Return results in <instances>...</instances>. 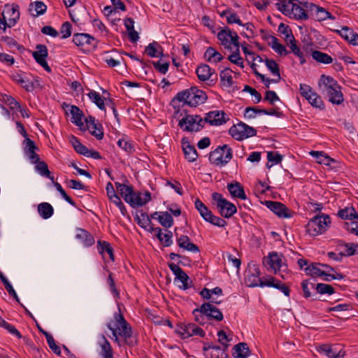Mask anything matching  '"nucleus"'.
<instances>
[{
    "mask_svg": "<svg viewBox=\"0 0 358 358\" xmlns=\"http://www.w3.org/2000/svg\"><path fill=\"white\" fill-rule=\"evenodd\" d=\"M208 96L206 92L196 87H192L189 89L178 92L171 100V104L174 108H179L177 102H182V106L188 105L191 107H196L203 103Z\"/></svg>",
    "mask_w": 358,
    "mask_h": 358,
    "instance_id": "1",
    "label": "nucleus"
},
{
    "mask_svg": "<svg viewBox=\"0 0 358 358\" xmlns=\"http://www.w3.org/2000/svg\"><path fill=\"white\" fill-rule=\"evenodd\" d=\"M318 86L320 91L326 94L329 98V101L331 103L340 105L343 102L344 98L341 92V87L333 77L324 74L322 75L318 81Z\"/></svg>",
    "mask_w": 358,
    "mask_h": 358,
    "instance_id": "2",
    "label": "nucleus"
},
{
    "mask_svg": "<svg viewBox=\"0 0 358 358\" xmlns=\"http://www.w3.org/2000/svg\"><path fill=\"white\" fill-rule=\"evenodd\" d=\"M116 189L124 201H150L152 197L148 190L135 192L131 185L115 182Z\"/></svg>",
    "mask_w": 358,
    "mask_h": 358,
    "instance_id": "3",
    "label": "nucleus"
},
{
    "mask_svg": "<svg viewBox=\"0 0 358 358\" xmlns=\"http://www.w3.org/2000/svg\"><path fill=\"white\" fill-rule=\"evenodd\" d=\"M192 314L194 316L195 321L200 324H203V316H206L208 320H215L216 321H222L223 315L222 312L213 304L210 303H204L200 308L193 310Z\"/></svg>",
    "mask_w": 358,
    "mask_h": 358,
    "instance_id": "4",
    "label": "nucleus"
},
{
    "mask_svg": "<svg viewBox=\"0 0 358 358\" xmlns=\"http://www.w3.org/2000/svg\"><path fill=\"white\" fill-rule=\"evenodd\" d=\"M330 224L328 215L318 213L311 218L306 225V231L309 235L315 236L323 234Z\"/></svg>",
    "mask_w": 358,
    "mask_h": 358,
    "instance_id": "5",
    "label": "nucleus"
},
{
    "mask_svg": "<svg viewBox=\"0 0 358 358\" xmlns=\"http://www.w3.org/2000/svg\"><path fill=\"white\" fill-rule=\"evenodd\" d=\"M301 5L297 3L286 4V2H283L282 4L277 3L278 9L285 15L289 16L290 18H293L296 20H307L309 18L308 13L309 11L300 3Z\"/></svg>",
    "mask_w": 358,
    "mask_h": 358,
    "instance_id": "6",
    "label": "nucleus"
},
{
    "mask_svg": "<svg viewBox=\"0 0 358 358\" xmlns=\"http://www.w3.org/2000/svg\"><path fill=\"white\" fill-rule=\"evenodd\" d=\"M203 118L198 115L186 114L178 122V126L185 131L198 132L205 126Z\"/></svg>",
    "mask_w": 358,
    "mask_h": 358,
    "instance_id": "7",
    "label": "nucleus"
},
{
    "mask_svg": "<svg viewBox=\"0 0 358 358\" xmlns=\"http://www.w3.org/2000/svg\"><path fill=\"white\" fill-rule=\"evenodd\" d=\"M232 158V149L228 145L218 146L209 154V161L216 166H224Z\"/></svg>",
    "mask_w": 358,
    "mask_h": 358,
    "instance_id": "8",
    "label": "nucleus"
},
{
    "mask_svg": "<svg viewBox=\"0 0 358 358\" xmlns=\"http://www.w3.org/2000/svg\"><path fill=\"white\" fill-rule=\"evenodd\" d=\"M73 42L84 52L95 50L98 44V41L92 36L85 33L74 34Z\"/></svg>",
    "mask_w": 358,
    "mask_h": 358,
    "instance_id": "9",
    "label": "nucleus"
},
{
    "mask_svg": "<svg viewBox=\"0 0 358 358\" xmlns=\"http://www.w3.org/2000/svg\"><path fill=\"white\" fill-rule=\"evenodd\" d=\"M217 37L220 41V44L225 49L232 50L231 45L238 46L239 36L236 31H233L229 27H223L220 28L217 33Z\"/></svg>",
    "mask_w": 358,
    "mask_h": 358,
    "instance_id": "10",
    "label": "nucleus"
},
{
    "mask_svg": "<svg viewBox=\"0 0 358 358\" xmlns=\"http://www.w3.org/2000/svg\"><path fill=\"white\" fill-rule=\"evenodd\" d=\"M229 134L237 141H243L245 138L256 136V129L243 122L233 125L229 130Z\"/></svg>",
    "mask_w": 358,
    "mask_h": 358,
    "instance_id": "11",
    "label": "nucleus"
},
{
    "mask_svg": "<svg viewBox=\"0 0 358 358\" xmlns=\"http://www.w3.org/2000/svg\"><path fill=\"white\" fill-rule=\"evenodd\" d=\"M107 327L112 331L113 335L115 336V341L118 343L119 338L117 337V329L119 330L118 335L122 337L124 339V341L126 344H127L129 346H134L137 344L136 340L133 341L131 339L132 337V329L130 326V324L127 322L124 323H122L121 325L118 326L117 329L113 328L111 326V324L108 323L107 324Z\"/></svg>",
    "mask_w": 358,
    "mask_h": 358,
    "instance_id": "12",
    "label": "nucleus"
},
{
    "mask_svg": "<svg viewBox=\"0 0 358 358\" xmlns=\"http://www.w3.org/2000/svg\"><path fill=\"white\" fill-rule=\"evenodd\" d=\"M129 205L136 210L134 213L135 220L137 222L138 224L146 229L147 231L151 232V229H155L153 224L151 222V216L150 217L146 212H143V210H138L139 208L142 207L143 205L147 203H129Z\"/></svg>",
    "mask_w": 358,
    "mask_h": 358,
    "instance_id": "13",
    "label": "nucleus"
},
{
    "mask_svg": "<svg viewBox=\"0 0 358 358\" xmlns=\"http://www.w3.org/2000/svg\"><path fill=\"white\" fill-rule=\"evenodd\" d=\"M194 204L195 208L205 221L219 227H224L227 225V222L220 217L214 215L212 211L204 205V203H194Z\"/></svg>",
    "mask_w": 358,
    "mask_h": 358,
    "instance_id": "14",
    "label": "nucleus"
},
{
    "mask_svg": "<svg viewBox=\"0 0 358 358\" xmlns=\"http://www.w3.org/2000/svg\"><path fill=\"white\" fill-rule=\"evenodd\" d=\"M168 266L176 275V279L182 282V285H179L180 289L186 290L192 287L193 282L192 280L178 265L174 263H169Z\"/></svg>",
    "mask_w": 358,
    "mask_h": 358,
    "instance_id": "15",
    "label": "nucleus"
},
{
    "mask_svg": "<svg viewBox=\"0 0 358 358\" xmlns=\"http://www.w3.org/2000/svg\"><path fill=\"white\" fill-rule=\"evenodd\" d=\"M32 56L36 62L40 64L46 71L50 72L51 69L48 66L46 58L48 56V48L45 45L38 44L36 46V51L32 52Z\"/></svg>",
    "mask_w": 358,
    "mask_h": 358,
    "instance_id": "16",
    "label": "nucleus"
},
{
    "mask_svg": "<svg viewBox=\"0 0 358 358\" xmlns=\"http://www.w3.org/2000/svg\"><path fill=\"white\" fill-rule=\"evenodd\" d=\"M229 120L226 117V114L223 110H213L206 113L203 121L210 125L219 126L226 123Z\"/></svg>",
    "mask_w": 358,
    "mask_h": 358,
    "instance_id": "17",
    "label": "nucleus"
},
{
    "mask_svg": "<svg viewBox=\"0 0 358 358\" xmlns=\"http://www.w3.org/2000/svg\"><path fill=\"white\" fill-rule=\"evenodd\" d=\"M273 212L277 216L281 218H290L294 213L290 210L283 203H262Z\"/></svg>",
    "mask_w": 358,
    "mask_h": 358,
    "instance_id": "18",
    "label": "nucleus"
},
{
    "mask_svg": "<svg viewBox=\"0 0 358 358\" xmlns=\"http://www.w3.org/2000/svg\"><path fill=\"white\" fill-rule=\"evenodd\" d=\"M287 45H289V48L291 49V51L299 57L300 60V64H303L306 63V57L308 55L310 52V48L312 47L313 44H307L306 45H304L303 48V50H301L296 44V40L291 41L288 43H287Z\"/></svg>",
    "mask_w": 358,
    "mask_h": 358,
    "instance_id": "19",
    "label": "nucleus"
},
{
    "mask_svg": "<svg viewBox=\"0 0 358 358\" xmlns=\"http://www.w3.org/2000/svg\"><path fill=\"white\" fill-rule=\"evenodd\" d=\"M69 107L71 108L70 113L71 115V122L79 127L80 129H83V127H84V123L82 121L84 116L83 112L76 106H70L66 103H63L62 108L66 110V115H68V112L66 110V108Z\"/></svg>",
    "mask_w": 358,
    "mask_h": 358,
    "instance_id": "20",
    "label": "nucleus"
},
{
    "mask_svg": "<svg viewBox=\"0 0 358 358\" xmlns=\"http://www.w3.org/2000/svg\"><path fill=\"white\" fill-rule=\"evenodd\" d=\"M300 3L309 11L310 13H315L317 21L321 22L326 20V13L327 10L313 3L308 1H300Z\"/></svg>",
    "mask_w": 358,
    "mask_h": 358,
    "instance_id": "21",
    "label": "nucleus"
},
{
    "mask_svg": "<svg viewBox=\"0 0 358 358\" xmlns=\"http://www.w3.org/2000/svg\"><path fill=\"white\" fill-rule=\"evenodd\" d=\"M227 189L233 199L241 200L247 199L244 188L240 182L235 181L228 184Z\"/></svg>",
    "mask_w": 358,
    "mask_h": 358,
    "instance_id": "22",
    "label": "nucleus"
},
{
    "mask_svg": "<svg viewBox=\"0 0 358 358\" xmlns=\"http://www.w3.org/2000/svg\"><path fill=\"white\" fill-rule=\"evenodd\" d=\"M181 143L185 159L189 162H195L198 157V153L194 146L190 145L187 138H183Z\"/></svg>",
    "mask_w": 358,
    "mask_h": 358,
    "instance_id": "23",
    "label": "nucleus"
},
{
    "mask_svg": "<svg viewBox=\"0 0 358 358\" xmlns=\"http://www.w3.org/2000/svg\"><path fill=\"white\" fill-rule=\"evenodd\" d=\"M335 32L339 34L345 40L353 45H358V34L355 33L350 28L344 26L341 30H334Z\"/></svg>",
    "mask_w": 358,
    "mask_h": 358,
    "instance_id": "24",
    "label": "nucleus"
},
{
    "mask_svg": "<svg viewBox=\"0 0 358 358\" xmlns=\"http://www.w3.org/2000/svg\"><path fill=\"white\" fill-rule=\"evenodd\" d=\"M281 258L277 252L270 253L267 257L264 258V265L269 266L275 273L281 268Z\"/></svg>",
    "mask_w": 358,
    "mask_h": 358,
    "instance_id": "25",
    "label": "nucleus"
},
{
    "mask_svg": "<svg viewBox=\"0 0 358 358\" xmlns=\"http://www.w3.org/2000/svg\"><path fill=\"white\" fill-rule=\"evenodd\" d=\"M217 208L220 214L226 218L231 217L237 211L233 203H217Z\"/></svg>",
    "mask_w": 358,
    "mask_h": 358,
    "instance_id": "26",
    "label": "nucleus"
},
{
    "mask_svg": "<svg viewBox=\"0 0 358 358\" xmlns=\"http://www.w3.org/2000/svg\"><path fill=\"white\" fill-rule=\"evenodd\" d=\"M166 233L163 234L162 229L159 227H155V229H151V232H155L157 238L159 241L162 243L164 247H169L173 243L172 241V232L169 230H166Z\"/></svg>",
    "mask_w": 358,
    "mask_h": 358,
    "instance_id": "27",
    "label": "nucleus"
},
{
    "mask_svg": "<svg viewBox=\"0 0 358 358\" xmlns=\"http://www.w3.org/2000/svg\"><path fill=\"white\" fill-rule=\"evenodd\" d=\"M151 217L158 220L159 223L165 228H170L173 224V219L168 212H155L151 215Z\"/></svg>",
    "mask_w": 358,
    "mask_h": 358,
    "instance_id": "28",
    "label": "nucleus"
},
{
    "mask_svg": "<svg viewBox=\"0 0 358 358\" xmlns=\"http://www.w3.org/2000/svg\"><path fill=\"white\" fill-rule=\"evenodd\" d=\"M177 243L180 248L192 252H199V248L194 243L190 242L189 238L186 235H181L177 238Z\"/></svg>",
    "mask_w": 358,
    "mask_h": 358,
    "instance_id": "29",
    "label": "nucleus"
},
{
    "mask_svg": "<svg viewBox=\"0 0 358 358\" xmlns=\"http://www.w3.org/2000/svg\"><path fill=\"white\" fill-rule=\"evenodd\" d=\"M10 78L14 82L20 85L27 92H31L35 88L34 83L29 80L24 79L20 73H13L10 76Z\"/></svg>",
    "mask_w": 358,
    "mask_h": 358,
    "instance_id": "30",
    "label": "nucleus"
},
{
    "mask_svg": "<svg viewBox=\"0 0 358 358\" xmlns=\"http://www.w3.org/2000/svg\"><path fill=\"white\" fill-rule=\"evenodd\" d=\"M260 271L258 266L255 264L253 265V272L250 274H248L246 277V282L249 287H257L259 286V284L262 282V279L260 278Z\"/></svg>",
    "mask_w": 358,
    "mask_h": 358,
    "instance_id": "31",
    "label": "nucleus"
},
{
    "mask_svg": "<svg viewBox=\"0 0 358 358\" xmlns=\"http://www.w3.org/2000/svg\"><path fill=\"white\" fill-rule=\"evenodd\" d=\"M235 352L233 353L234 358H247L251 352L246 343H239L234 346Z\"/></svg>",
    "mask_w": 358,
    "mask_h": 358,
    "instance_id": "32",
    "label": "nucleus"
},
{
    "mask_svg": "<svg viewBox=\"0 0 358 358\" xmlns=\"http://www.w3.org/2000/svg\"><path fill=\"white\" fill-rule=\"evenodd\" d=\"M76 236L86 247H90L94 244L95 241L93 236L85 229H78Z\"/></svg>",
    "mask_w": 358,
    "mask_h": 358,
    "instance_id": "33",
    "label": "nucleus"
},
{
    "mask_svg": "<svg viewBox=\"0 0 358 358\" xmlns=\"http://www.w3.org/2000/svg\"><path fill=\"white\" fill-rule=\"evenodd\" d=\"M320 266V263L314 262L306 266L304 270L307 275L313 278L322 277L325 275V271L322 270Z\"/></svg>",
    "mask_w": 358,
    "mask_h": 358,
    "instance_id": "34",
    "label": "nucleus"
},
{
    "mask_svg": "<svg viewBox=\"0 0 358 358\" xmlns=\"http://www.w3.org/2000/svg\"><path fill=\"white\" fill-rule=\"evenodd\" d=\"M310 52L312 57L319 63L328 64L333 62L332 57L327 53L319 50H313L311 48H310Z\"/></svg>",
    "mask_w": 358,
    "mask_h": 358,
    "instance_id": "35",
    "label": "nucleus"
},
{
    "mask_svg": "<svg viewBox=\"0 0 358 358\" xmlns=\"http://www.w3.org/2000/svg\"><path fill=\"white\" fill-rule=\"evenodd\" d=\"M198 78L201 81L208 80L213 74L210 67L208 64H201L196 69Z\"/></svg>",
    "mask_w": 358,
    "mask_h": 358,
    "instance_id": "36",
    "label": "nucleus"
},
{
    "mask_svg": "<svg viewBox=\"0 0 358 358\" xmlns=\"http://www.w3.org/2000/svg\"><path fill=\"white\" fill-rule=\"evenodd\" d=\"M301 289L303 291V296L304 298H315L316 296L315 292H314L313 293L311 292V290H315V286L314 283L310 281V280H304L302 281Z\"/></svg>",
    "mask_w": 358,
    "mask_h": 358,
    "instance_id": "37",
    "label": "nucleus"
},
{
    "mask_svg": "<svg viewBox=\"0 0 358 358\" xmlns=\"http://www.w3.org/2000/svg\"><path fill=\"white\" fill-rule=\"evenodd\" d=\"M186 328V335L185 336L186 338H189L194 335L199 336L201 338H203L206 335L205 331L193 323H189L184 327Z\"/></svg>",
    "mask_w": 358,
    "mask_h": 358,
    "instance_id": "38",
    "label": "nucleus"
},
{
    "mask_svg": "<svg viewBox=\"0 0 358 358\" xmlns=\"http://www.w3.org/2000/svg\"><path fill=\"white\" fill-rule=\"evenodd\" d=\"M145 52L150 57H158L163 55L162 48L155 41L150 43L145 48Z\"/></svg>",
    "mask_w": 358,
    "mask_h": 358,
    "instance_id": "39",
    "label": "nucleus"
},
{
    "mask_svg": "<svg viewBox=\"0 0 358 358\" xmlns=\"http://www.w3.org/2000/svg\"><path fill=\"white\" fill-rule=\"evenodd\" d=\"M204 57L208 62H211L213 59L214 62H220L223 59V56L213 47H208L205 53Z\"/></svg>",
    "mask_w": 358,
    "mask_h": 358,
    "instance_id": "40",
    "label": "nucleus"
},
{
    "mask_svg": "<svg viewBox=\"0 0 358 358\" xmlns=\"http://www.w3.org/2000/svg\"><path fill=\"white\" fill-rule=\"evenodd\" d=\"M231 72V69L228 67L220 72V82L223 86L230 87L233 85Z\"/></svg>",
    "mask_w": 358,
    "mask_h": 358,
    "instance_id": "41",
    "label": "nucleus"
},
{
    "mask_svg": "<svg viewBox=\"0 0 358 358\" xmlns=\"http://www.w3.org/2000/svg\"><path fill=\"white\" fill-rule=\"evenodd\" d=\"M317 351L323 353L329 358H338L340 356V352H338L336 348H334L327 344L320 345L317 348Z\"/></svg>",
    "mask_w": 358,
    "mask_h": 358,
    "instance_id": "42",
    "label": "nucleus"
},
{
    "mask_svg": "<svg viewBox=\"0 0 358 358\" xmlns=\"http://www.w3.org/2000/svg\"><path fill=\"white\" fill-rule=\"evenodd\" d=\"M53 208L50 203H40L38 205V212L43 219L50 217L53 214Z\"/></svg>",
    "mask_w": 358,
    "mask_h": 358,
    "instance_id": "43",
    "label": "nucleus"
},
{
    "mask_svg": "<svg viewBox=\"0 0 358 358\" xmlns=\"http://www.w3.org/2000/svg\"><path fill=\"white\" fill-rule=\"evenodd\" d=\"M338 215L344 220H358V213L354 208H345L338 211Z\"/></svg>",
    "mask_w": 358,
    "mask_h": 358,
    "instance_id": "44",
    "label": "nucleus"
},
{
    "mask_svg": "<svg viewBox=\"0 0 358 358\" xmlns=\"http://www.w3.org/2000/svg\"><path fill=\"white\" fill-rule=\"evenodd\" d=\"M253 191L257 197L260 199H264L262 196H265L266 191H270V186L266 182H262L259 180L255 183Z\"/></svg>",
    "mask_w": 358,
    "mask_h": 358,
    "instance_id": "45",
    "label": "nucleus"
},
{
    "mask_svg": "<svg viewBox=\"0 0 358 358\" xmlns=\"http://www.w3.org/2000/svg\"><path fill=\"white\" fill-rule=\"evenodd\" d=\"M335 292L334 288L328 284L324 283H317L315 286V293L324 294H328L329 295L333 294ZM313 301L317 300V296L315 298L312 299Z\"/></svg>",
    "mask_w": 358,
    "mask_h": 358,
    "instance_id": "46",
    "label": "nucleus"
},
{
    "mask_svg": "<svg viewBox=\"0 0 358 358\" xmlns=\"http://www.w3.org/2000/svg\"><path fill=\"white\" fill-rule=\"evenodd\" d=\"M97 248L99 252L101 254H103L104 252H106L110 259L113 262L115 260L114 255H113V249L111 247L110 244L105 241H99L97 242Z\"/></svg>",
    "mask_w": 358,
    "mask_h": 358,
    "instance_id": "47",
    "label": "nucleus"
},
{
    "mask_svg": "<svg viewBox=\"0 0 358 358\" xmlns=\"http://www.w3.org/2000/svg\"><path fill=\"white\" fill-rule=\"evenodd\" d=\"M70 141L77 153L83 155L84 156L87 155V148L85 145H83L77 137L71 136Z\"/></svg>",
    "mask_w": 358,
    "mask_h": 358,
    "instance_id": "48",
    "label": "nucleus"
},
{
    "mask_svg": "<svg viewBox=\"0 0 358 358\" xmlns=\"http://www.w3.org/2000/svg\"><path fill=\"white\" fill-rule=\"evenodd\" d=\"M35 168L42 176L46 177L51 180H54V177L51 175V172L48 169L47 163L44 161H40L36 163Z\"/></svg>",
    "mask_w": 358,
    "mask_h": 358,
    "instance_id": "49",
    "label": "nucleus"
},
{
    "mask_svg": "<svg viewBox=\"0 0 358 358\" xmlns=\"http://www.w3.org/2000/svg\"><path fill=\"white\" fill-rule=\"evenodd\" d=\"M278 32L285 36L287 43H288L291 41H294V37L292 34V29L288 25L284 24L283 22H281L279 24Z\"/></svg>",
    "mask_w": 358,
    "mask_h": 358,
    "instance_id": "50",
    "label": "nucleus"
},
{
    "mask_svg": "<svg viewBox=\"0 0 358 358\" xmlns=\"http://www.w3.org/2000/svg\"><path fill=\"white\" fill-rule=\"evenodd\" d=\"M103 343L101 345V355L103 358H114L113 357V351L111 347L110 343L106 339V338L103 336Z\"/></svg>",
    "mask_w": 358,
    "mask_h": 358,
    "instance_id": "51",
    "label": "nucleus"
},
{
    "mask_svg": "<svg viewBox=\"0 0 358 358\" xmlns=\"http://www.w3.org/2000/svg\"><path fill=\"white\" fill-rule=\"evenodd\" d=\"M308 103L313 107L319 108L320 110H324L325 106L321 96L315 92L308 99Z\"/></svg>",
    "mask_w": 358,
    "mask_h": 358,
    "instance_id": "52",
    "label": "nucleus"
},
{
    "mask_svg": "<svg viewBox=\"0 0 358 358\" xmlns=\"http://www.w3.org/2000/svg\"><path fill=\"white\" fill-rule=\"evenodd\" d=\"M0 278H1V280L3 282V284L4 285L6 289L8 292V294L11 296H13L16 300V301L20 303V299H19L15 289H13V286L9 282V281L8 280L6 277L1 272H0Z\"/></svg>",
    "mask_w": 358,
    "mask_h": 358,
    "instance_id": "53",
    "label": "nucleus"
},
{
    "mask_svg": "<svg viewBox=\"0 0 358 358\" xmlns=\"http://www.w3.org/2000/svg\"><path fill=\"white\" fill-rule=\"evenodd\" d=\"M265 64L266 67L271 71V73L278 76V78L276 80H278V81L280 80V69L279 66L277 64V62L272 59H265Z\"/></svg>",
    "mask_w": 358,
    "mask_h": 358,
    "instance_id": "54",
    "label": "nucleus"
},
{
    "mask_svg": "<svg viewBox=\"0 0 358 358\" xmlns=\"http://www.w3.org/2000/svg\"><path fill=\"white\" fill-rule=\"evenodd\" d=\"M88 96L98 106V108L100 110H106L104 101L98 92L95 91H91L90 92H89Z\"/></svg>",
    "mask_w": 358,
    "mask_h": 358,
    "instance_id": "55",
    "label": "nucleus"
},
{
    "mask_svg": "<svg viewBox=\"0 0 358 358\" xmlns=\"http://www.w3.org/2000/svg\"><path fill=\"white\" fill-rule=\"evenodd\" d=\"M43 334L45 336L48 345L53 352L57 355H60V348L55 343L53 336L47 331H43Z\"/></svg>",
    "mask_w": 358,
    "mask_h": 358,
    "instance_id": "56",
    "label": "nucleus"
},
{
    "mask_svg": "<svg viewBox=\"0 0 358 358\" xmlns=\"http://www.w3.org/2000/svg\"><path fill=\"white\" fill-rule=\"evenodd\" d=\"M33 6H34V10L36 12V13H32V15L34 17L44 14V13L46 11V9H47L46 5L43 2L39 1H36L34 3V4L33 3H31L30 4V6H29L30 11L32 10Z\"/></svg>",
    "mask_w": 358,
    "mask_h": 358,
    "instance_id": "57",
    "label": "nucleus"
},
{
    "mask_svg": "<svg viewBox=\"0 0 358 358\" xmlns=\"http://www.w3.org/2000/svg\"><path fill=\"white\" fill-rule=\"evenodd\" d=\"M90 133L92 135L95 136L97 139H102L103 137V132L102 130V126L100 124L94 122L90 127Z\"/></svg>",
    "mask_w": 358,
    "mask_h": 358,
    "instance_id": "58",
    "label": "nucleus"
},
{
    "mask_svg": "<svg viewBox=\"0 0 358 358\" xmlns=\"http://www.w3.org/2000/svg\"><path fill=\"white\" fill-rule=\"evenodd\" d=\"M299 92L301 95L303 96L307 101L315 92V91L310 85L306 84L300 85Z\"/></svg>",
    "mask_w": 358,
    "mask_h": 358,
    "instance_id": "59",
    "label": "nucleus"
},
{
    "mask_svg": "<svg viewBox=\"0 0 358 358\" xmlns=\"http://www.w3.org/2000/svg\"><path fill=\"white\" fill-rule=\"evenodd\" d=\"M311 155H320L321 157H324V159H320V162H319L320 164H324L327 166H331V163H336V160L331 158L329 156H327V155H324L322 152H318V151H312L310 152Z\"/></svg>",
    "mask_w": 358,
    "mask_h": 358,
    "instance_id": "60",
    "label": "nucleus"
},
{
    "mask_svg": "<svg viewBox=\"0 0 358 358\" xmlns=\"http://www.w3.org/2000/svg\"><path fill=\"white\" fill-rule=\"evenodd\" d=\"M72 25L69 22H65L62 24L60 32L62 34V38H67L71 35Z\"/></svg>",
    "mask_w": 358,
    "mask_h": 358,
    "instance_id": "61",
    "label": "nucleus"
},
{
    "mask_svg": "<svg viewBox=\"0 0 358 358\" xmlns=\"http://www.w3.org/2000/svg\"><path fill=\"white\" fill-rule=\"evenodd\" d=\"M264 100L267 101L270 104L273 105L275 101H280V98L274 91L268 90L265 93Z\"/></svg>",
    "mask_w": 358,
    "mask_h": 358,
    "instance_id": "62",
    "label": "nucleus"
},
{
    "mask_svg": "<svg viewBox=\"0 0 358 358\" xmlns=\"http://www.w3.org/2000/svg\"><path fill=\"white\" fill-rule=\"evenodd\" d=\"M243 91L249 92L252 96L255 97L254 102L255 103H259L262 100L261 94L252 87L249 85H245Z\"/></svg>",
    "mask_w": 358,
    "mask_h": 358,
    "instance_id": "63",
    "label": "nucleus"
},
{
    "mask_svg": "<svg viewBox=\"0 0 358 358\" xmlns=\"http://www.w3.org/2000/svg\"><path fill=\"white\" fill-rule=\"evenodd\" d=\"M345 246L346 248V254L340 253V256H352L355 254L356 251L358 250V244L355 243H345Z\"/></svg>",
    "mask_w": 358,
    "mask_h": 358,
    "instance_id": "64",
    "label": "nucleus"
}]
</instances>
